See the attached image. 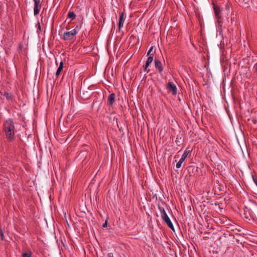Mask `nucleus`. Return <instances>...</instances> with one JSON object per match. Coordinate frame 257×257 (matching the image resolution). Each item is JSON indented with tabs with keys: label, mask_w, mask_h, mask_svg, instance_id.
Instances as JSON below:
<instances>
[{
	"label": "nucleus",
	"mask_w": 257,
	"mask_h": 257,
	"mask_svg": "<svg viewBox=\"0 0 257 257\" xmlns=\"http://www.w3.org/2000/svg\"><path fill=\"white\" fill-rule=\"evenodd\" d=\"M3 131L6 138L9 141H13L15 137V125L12 118L6 120L3 124Z\"/></svg>",
	"instance_id": "f257e3e1"
},
{
	"label": "nucleus",
	"mask_w": 257,
	"mask_h": 257,
	"mask_svg": "<svg viewBox=\"0 0 257 257\" xmlns=\"http://www.w3.org/2000/svg\"><path fill=\"white\" fill-rule=\"evenodd\" d=\"M77 31L76 29H72L70 31L65 32L63 34V39L65 41H70L75 39L77 34Z\"/></svg>",
	"instance_id": "f03ea898"
},
{
	"label": "nucleus",
	"mask_w": 257,
	"mask_h": 257,
	"mask_svg": "<svg viewBox=\"0 0 257 257\" xmlns=\"http://www.w3.org/2000/svg\"><path fill=\"white\" fill-rule=\"evenodd\" d=\"M158 207L160 211L161 217L167 214L166 209L168 208L167 205L163 201L160 200V202L158 204Z\"/></svg>",
	"instance_id": "7ed1b4c3"
},
{
	"label": "nucleus",
	"mask_w": 257,
	"mask_h": 257,
	"mask_svg": "<svg viewBox=\"0 0 257 257\" xmlns=\"http://www.w3.org/2000/svg\"><path fill=\"white\" fill-rule=\"evenodd\" d=\"M213 10L215 14V16L216 19H217V22L218 24V26H221L220 23L221 21H220L221 17L220 16V14L221 13V10L219 6L217 5L213 4Z\"/></svg>",
	"instance_id": "20e7f679"
},
{
	"label": "nucleus",
	"mask_w": 257,
	"mask_h": 257,
	"mask_svg": "<svg viewBox=\"0 0 257 257\" xmlns=\"http://www.w3.org/2000/svg\"><path fill=\"white\" fill-rule=\"evenodd\" d=\"M34 2V13L35 16H37L40 12L41 9V0H33Z\"/></svg>",
	"instance_id": "39448f33"
},
{
	"label": "nucleus",
	"mask_w": 257,
	"mask_h": 257,
	"mask_svg": "<svg viewBox=\"0 0 257 257\" xmlns=\"http://www.w3.org/2000/svg\"><path fill=\"white\" fill-rule=\"evenodd\" d=\"M163 221L167 224L168 227L170 228L174 232L175 231V228L174 227V226L173 225V223H172L170 218L168 216L167 214L163 216L162 217Z\"/></svg>",
	"instance_id": "423d86ee"
},
{
	"label": "nucleus",
	"mask_w": 257,
	"mask_h": 257,
	"mask_svg": "<svg viewBox=\"0 0 257 257\" xmlns=\"http://www.w3.org/2000/svg\"><path fill=\"white\" fill-rule=\"evenodd\" d=\"M189 153H190V151L188 149H186L185 150L183 154L182 155L181 159L178 162V168L181 167L182 164L185 161V159L187 158V156Z\"/></svg>",
	"instance_id": "0eeeda50"
},
{
	"label": "nucleus",
	"mask_w": 257,
	"mask_h": 257,
	"mask_svg": "<svg viewBox=\"0 0 257 257\" xmlns=\"http://www.w3.org/2000/svg\"><path fill=\"white\" fill-rule=\"evenodd\" d=\"M167 88L169 91H171L173 94H176L177 93L176 86L172 82H168Z\"/></svg>",
	"instance_id": "6e6552de"
},
{
	"label": "nucleus",
	"mask_w": 257,
	"mask_h": 257,
	"mask_svg": "<svg viewBox=\"0 0 257 257\" xmlns=\"http://www.w3.org/2000/svg\"><path fill=\"white\" fill-rule=\"evenodd\" d=\"M155 67L158 69L159 74H162L163 71V67L162 63L160 60L158 59L155 60Z\"/></svg>",
	"instance_id": "1a4fd4ad"
},
{
	"label": "nucleus",
	"mask_w": 257,
	"mask_h": 257,
	"mask_svg": "<svg viewBox=\"0 0 257 257\" xmlns=\"http://www.w3.org/2000/svg\"><path fill=\"white\" fill-rule=\"evenodd\" d=\"M153 60V56H150L148 57V60L145 64L143 66L144 71H146L147 73L150 72V69H148L150 64L152 62Z\"/></svg>",
	"instance_id": "9d476101"
},
{
	"label": "nucleus",
	"mask_w": 257,
	"mask_h": 257,
	"mask_svg": "<svg viewBox=\"0 0 257 257\" xmlns=\"http://www.w3.org/2000/svg\"><path fill=\"white\" fill-rule=\"evenodd\" d=\"M115 101V94L114 93H111L109 95L107 98V105L112 106Z\"/></svg>",
	"instance_id": "9b49d317"
},
{
	"label": "nucleus",
	"mask_w": 257,
	"mask_h": 257,
	"mask_svg": "<svg viewBox=\"0 0 257 257\" xmlns=\"http://www.w3.org/2000/svg\"><path fill=\"white\" fill-rule=\"evenodd\" d=\"M124 13L122 12L120 14V17H119V23H118V29L119 31H120L121 28L123 27V23H124Z\"/></svg>",
	"instance_id": "f8f14e48"
},
{
	"label": "nucleus",
	"mask_w": 257,
	"mask_h": 257,
	"mask_svg": "<svg viewBox=\"0 0 257 257\" xmlns=\"http://www.w3.org/2000/svg\"><path fill=\"white\" fill-rule=\"evenodd\" d=\"M63 65H64L63 62L61 61L60 63L59 66V67L56 71V76L57 77H58V76L60 74L61 72L62 71L63 68Z\"/></svg>",
	"instance_id": "ddd939ff"
},
{
	"label": "nucleus",
	"mask_w": 257,
	"mask_h": 257,
	"mask_svg": "<svg viewBox=\"0 0 257 257\" xmlns=\"http://www.w3.org/2000/svg\"><path fill=\"white\" fill-rule=\"evenodd\" d=\"M67 17L71 19L72 20H74L75 19L76 15H75V13L73 12L70 11L68 13Z\"/></svg>",
	"instance_id": "4468645a"
},
{
	"label": "nucleus",
	"mask_w": 257,
	"mask_h": 257,
	"mask_svg": "<svg viewBox=\"0 0 257 257\" xmlns=\"http://www.w3.org/2000/svg\"><path fill=\"white\" fill-rule=\"evenodd\" d=\"M4 96H5L8 100H12L13 98V95L11 93L7 92H5Z\"/></svg>",
	"instance_id": "2eb2a0df"
},
{
	"label": "nucleus",
	"mask_w": 257,
	"mask_h": 257,
	"mask_svg": "<svg viewBox=\"0 0 257 257\" xmlns=\"http://www.w3.org/2000/svg\"><path fill=\"white\" fill-rule=\"evenodd\" d=\"M23 257H31L32 256V252L29 251L27 252H24L22 253Z\"/></svg>",
	"instance_id": "dca6fc26"
},
{
	"label": "nucleus",
	"mask_w": 257,
	"mask_h": 257,
	"mask_svg": "<svg viewBox=\"0 0 257 257\" xmlns=\"http://www.w3.org/2000/svg\"><path fill=\"white\" fill-rule=\"evenodd\" d=\"M0 237L1 238L2 240H5L4 232L1 228H0Z\"/></svg>",
	"instance_id": "f3484780"
},
{
	"label": "nucleus",
	"mask_w": 257,
	"mask_h": 257,
	"mask_svg": "<svg viewBox=\"0 0 257 257\" xmlns=\"http://www.w3.org/2000/svg\"><path fill=\"white\" fill-rule=\"evenodd\" d=\"M172 30H170V31H169L168 33V35H167V39H172V38H171V37H172V36H171V35H172Z\"/></svg>",
	"instance_id": "a211bd4d"
},
{
	"label": "nucleus",
	"mask_w": 257,
	"mask_h": 257,
	"mask_svg": "<svg viewBox=\"0 0 257 257\" xmlns=\"http://www.w3.org/2000/svg\"><path fill=\"white\" fill-rule=\"evenodd\" d=\"M153 47H151L150 48V49H149V50L148 51V53H147V55L148 56H149L150 54H151V52L153 50Z\"/></svg>",
	"instance_id": "6ab92c4d"
},
{
	"label": "nucleus",
	"mask_w": 257,
	"mask_h": 257,
	"mask_svg": "<svg viewBox=\"0 0 257 257\" xmlns=\"http://www.w3.org/2000/svg\"><path fill=\"white\" fill-rule=\"evenodd\" d=\"M253 68L254 69V70H255V72L257 74V63L256 64H254V66H253Z\"/></svg>",
	"instance_id": "aec40b11"
},
{
	"label": "nucleus",
	"mask_w": 257,
	"mask_h": 257,
	"mask_svg": "<svg viewBox=\"0 0 257 257\" xmlns=\"http://www.w3.org/2000/svg\"><path fill=\"white\" fill-rule=\"evenodd\" d=\"M252 178H253V180L254 183L255 184V185L257 186V179L256 178H255L253 176H252Z\"/></svg>",
	"instance_id": "412c9836"
},
{
	"label": "nucleus",
	"mask_w": 257,
	"mask_h": 257,
	"mask_svg": "<svg viewBox=\"0 0 257 257\" xmlns=\"http://www.w3.org/2000/svg\"><path fill=\"white\" fill-rule=\"evenodd\" d=\"M107 225V221L106 220L105 223L102 225L103 227H106Z\"/></svg>",
	"instance_id": "4be33fe9"
},
{
	"label": "nucleus",
	"mask_w": 257,
	"mask_h": 257,
	"mask_svg": "<svg viewBox=\"0 0 257 257\" xmlns=\"http://www.w3.org/2000/svg\"><path fill=\"white\" fill-rule=\"evenodd\" d=\"M107 257H114L112 253H108L107 254Z\"/></svg>",
	"instance_id": "5701e85b"
},
{
	"label": "nucleus",
	"mask_w": 257,
	"mask_h": 257,
	"mask_svg": "<svg viewBox=\"0 0 257 257\" xmlns=\"http://www.w3.org/2000/svg\"><path fill=\"white\" fill-rule=\"evenodd\" d=\"M250 217L253 219V220H255L256 219L252 214H250Z\"/></svg>",
	"instance_id": "b1692460"
},
{
	"label": "nucleus",
	"mask_w": 257,
	"mask_h": 257,
	"mask_svg": "<svg viewBox=\"0 0 257 257\" xmlns=\"http://www.w3.org/2000/svg\"><path fill=\"white\" fill-rule=\"evenodd\" d=\"M176 175L175 173L173 171H172V172H171V176H172V177H173V175Z\"/></svg>",
	"instance_id": "393cba45"
},
{
	"label": "nucleus",
	"mask_w": 257,
	"mask_h": 257,
	"mask_svg": "<svg viewBox=\"0 0 257 257\" xmlns=\"http://www.w3.org/2000/svg\"><path fill=\"white\" fill-rule=\"evenodd\" d=\"M178 99L179 101H180V97H179V96H178Z\"/></svg>",
	"instance_id": "a878e982"
},
{
	"label": "nucleus",
	"mask_w": 257,
	"mask_h": 257,
	"mask_svg": "<svg viewBox=\"0 0 257 257\" xmlns=\"http://www.w3.org/2000/svg\"><path fill=\"white\" fill-rule=\"evenodd\" d=\"M245 215H246V214H245ZM245 218H248V217H247V216H246V215H245Z\"/></svg>",
	"instance_id": "bb28decb"
},
{
	"label": "nucleus",
	"mask_w": 257,
	"mask_h": 257,
	"mask_svg": "<svg viewBox=\"0 0 257 257\" xmlns=\"http://www.w3.org/2000/svg\"><path fill=\"white\" fill-rule=\"evenodd\" d=\"M177 225H178V227H179V224H177ZM179 228L180 229V227H179Z\"/></svg>",
	"instance_id": "cd10ccee"
},
{
	"label": "nucleus",
	"mask_w": 257,
	"mask_h": 257,
	"mask_svg": "<svg viewBox=\"0 0 257 257\" xmlns=\"http://www.w3.org/2000/svg\"><path fill=\"white\" fill-rule=\"evenodd\" d=\"M223 219H225V220H226V218H225V217H223Z\"/></svg>",
	"instance_id": "c85d7f7f"
}]
</instances>
